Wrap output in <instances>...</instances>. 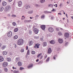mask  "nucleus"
Masks as SVG:
<instances>
[{"label": "nucleus", "instance_id": "f257e3e1", "mask_svg": "<svg viewBox=\"0 0 73 73\" xmlns=\"http://www.w3.org/2000/svg\"><path fill=\"white\" fill-rule=\"evenodd\" d=\"M24 43V40L23 39H20L17 41V44L18 45H23Z\"/></svg>", "mask_w": 73, "mask_h": 73}, {"label": "nucleus", "instance_id": "f03ea898", "mask_svg": "<svg viewBox=\"0 0 73 73\" xmlns=\"http://www.w3.org/2000/svg\"><path fill=\"white\" fill-rule=\"evenodd\" d=\"M12 35V32L10 31L9 32H8L7 34V36L8 37H11V36Z\"/></svg>", "mask_w": 73, "mask_h": 73}, {"label": "nucleus", "instance_id": "7ed1b4c3", "mask_svg": "<svg viewBox=\"0 0 73 73\" xmlns=\"http://www.w3.org/2000/svg\"><path fill=\"white\" fill-rule=\"evenodd\" d=\"M48 31L50 32L51 33H52L54 31V29H53V28L52 27H50L48 29Z\"/></svg>", "mask_w": 73, "mask_h": 73}, {"label": "nucleus", "instance_id": "20e7f679", "mask_svg": "<svg viewBox=\"0 0 73 73\" xmlns=\"http://www.w3.org/2000/svg\"><path fill=\"white\" fill-rule=\"evenodd\" d=\"M38 29L36 28H35L34 29L33 31L35 34H37L38 32Z\"/></svg>", "mask_w": 73, "mask_h": 73}, {"label": "nucleus", "instance_id": "39448f33", "mask_svg": "<svg viewBox=\"0 0 73 73\" xmlns=\"http://www.w3.org/2000/svg\"><path fill=\"white\" fill-rule=\"evenodd\" d=\"M69 36V34L68 33H66L64 34V36L66 38H68Z\"/></svg>", "mask_w": 73, "mask_h": 73}, {"label": "nucleus", "instance_id": "423d86ee", "mask_svg": "<svg viewBox=\"0 0 73 73\" xmlns=\"http://www.w3.org/2000/svg\"><path fill=\"white\" fill-rule=\"evenodd\" d=\"M2 65L4 67H6L8 66V63L7 62H4L3 63Z\"/></svg>", "mask_w": 73, "mask_h": 73}, {"label": "nucleus", "instance_id": "0eeeda50", "mask_svg": "<svg viewBox=\"0 0 73 73\" xmlns=\"http://www.w3.org/2000/svg\"><path fill=\"white\" fill-rule=\"evenodd\" d=\"M6 11H9L11 9V6L9 5H7L6 7Z\"/></svg>", "mask_w": 73, "mask_h": 73}, {"label": "nucleus", "instance_id": "6e6552de", "mask_svg": "<svg viewBox=\"0 0 73 73\" xmlns=\"http://www.w3.org/2000/svg\"><path fill=\"white\" fill-rule=\"evenodd\" d=\"M46 27L45 25H42L40 26V27L42 30H45Z\"/></svg>", "mask_w": 73, "mask_h": 73}, {"label": "nucleus", "instance_id": "1a4fd4ad", "mask_svg": "<svg viewBox=\"0 0 73 73\" xmlns=\"http://www.w3.org/2000/svg\"><path fill=\"white\" fill-rule=\"evenodd\" d=\"M58 41L60 44H62V42H63V40H62V39L61 38H59L58 39Z\"/></svg>", "mask_w": 73, "mask_h": 73}, {"label": "nucleus", "instance_id": "9d476101", "mask_svg": "<svg viewBox=\"0 0 73 73\" xmlns=\"http://www.w3.org/2000/svg\"><path fill=\"white\" fill-rule=\"evenodd\" d=\"M33 44V41L32 40H30L29 42V46H31Z\"/></svg>", "mask_w": 73, "mask_h": 73}, {"label": "nucleus", "instance_id": "9b49d317", "mask_svg": "<svg viewBox=\"0 0 73 73\" xmlns=\"http://www.w3.org/2000/svg\"><path fill=\"white\" fill-rule=\"evenodd\" d=\"M34 48H39V44H38H38L36 43L35 44V46Z\"/></svg>", "mask_w": 73, "mask_h": 73}, {"label": "nucleus", "instance_id": "f8f14e48", "mask_svg": "<svg viewBox=\"0 0 73 73\" xmlns=\"http://www.w3.org/2000/svg\"><path fill=\"white\" fill-rule=\"evenodd\" d=\"M17 64L18 66H22V63L20 61H19L17 63Z\"/></svg>", "mask_w": 73, "mask_h": 73}, {"label": "nucleus", "instance_id": "ddd939ff", "mask_svg": "<svg viewBox=\"0 0 73 73\" xmlns=\"http://www.w3.org/2000/svg\"><path fill=\"white\" fill-rule=\"evenodd\" d=\"M20 60V58L19 57L16 58H15V61L17 62H18V61H19Z\"/></svg>", "mask_w": 73, "mask_h": 73}, {"label": "nucleus", "instance_id": "4468645a", "mask_svg": "<svg viewBox=\"0 0 73 73\" xmlns=\"http://www.w3.org/2000/svg\"><path fill=\"white\" fill-rule=\"evenodd\" d=\"M33 64H30L27 66V68L28 69H29V68H32V67H33Z\"/></svg>", "mask_w": 73, "mask_h": 73}, {"label": "nucleus", "instance_id": "2eb2a0df", "mask_svg": "<svg viewBox=\"0 0 73 73\" xmlns=\"http://www.w3.org/2000/svg\"><path fill=\"white\" fill-rule=\"evenodd\" d=\"M22 5V2L21 1H19L18 2V5L19 7H21Z\"/></svg>", "mask_w": 73, "mask_h": 73}, {"label": "nucleus", "instance_id": "dca6fc26", "mask_svg": "<svg viewBox=\"0 0 73 73\" xmlns=\"http://www.w3.org/2000/svg\"><path fill=\"white\" fill-rule=\"evenodd\" d=\"M6 48V45H3L2 46L1 49L2 50H4Z\"/></svg>", "mask_w": 73, "mask_h": 73}, {"label": "nucleus", "instance_id": "f3484780", "mask_svg": "<svg viewBox=\"0 0 73 73\" xmlns=\"http://www.w3.org/2000/svg\"><path fill=\"white\" fill-rule=\"evenodd\" d=\"M7 61H8V62H10V61H11V58L10 57H8L7 58Z\"/></svg>", "mask_w": 73, "mask_h": 73}, {"label": "nucleus", "instance_id": "a211bd4d", "mask_svg": "<svg viewBox=\"0 0 73 73\" xmlns=\"http://www.w3.org/2000/svg\"><path fill=\"white\" fill-rule=\"evenodd\" d=\"M4 61V58L1 56H0V62H2Z\"/></svg>", "mask_w": 73, "mask_h": 73}, {"label": "nucleus", "instance_id": "6ab92c4d", "mask_svg": "<svg viewBox=\"0 0 73 73\" xmlns=\"http://www.w3.org/2000/svg\"><path fill=\"white\" fill-rule=\"evenodd\" d=\"M51 52L52 49H51V48H49L48 50V53L49 54L50 53H51Z\"/></svg>", "mask_w": 73, "mask_h": 73}, {"label": "nucleus", "instance_id": "aec40b11", "mask_svg": "<svg viewBox=\"0 0 73 73\" xmlns=\"http://www.w3.org/2000/svg\"><path fill=\"white\" fill-rule=\"evenodd\" d=\"M46 45H47V43H46V42H44L43 43V46H46Z\"/></svg>", "mask_w": 73, "mask_h": 73}, {"label": "nucleus", "instance_id": "412c9836", "mask_svg": "<svg viewBox=\"0 0 73 73\" xmlns=\"http://www.w3.org/2000/svg\"><path fill=\"white\" fill-rule=\"evenodd\" d=\"M3 6H5L7 5V2L5 1H3L2 3Z\"/></svg>", "mask_w": 73, "mask_h": 73}, {"label": "nucleus", "instance_id": "4be33fe9", "mask_svg": "<svg viewBox=\"0 0 73 73\" xmlns=\"http://www.w3.org/2000/svg\"><path fill=\"white\" fill-rule=\"evenodd\" d=\"M50 43L52 44H55V42H54L53 40H52L50 41Z\"/></svg>", "mask_w": 73, "mask_h": 73}, {"label": "nucleus", "instance_id": "5701e85b", "mask_svg": "<svg viewBox=\"0 0 73 73\" xmlns=\"http://www.w3.org/2000/svg\"><path fill=\"white\" fill-rule=\"evenodd\" d=\"M17 38H18V36H17V35H15L13 37V38L14 40H16V39H17Z\"/></svg>", "mask_w": 73, "mask_h": 73}, {"label": "nucleus", "instance_id": "b1692460", "mask_svg": "<svg viewBox=\"0 0 73 73\" xmlns=\"http://www.w3.org/2000/svg\"><path fill=\"white\" fill-rule=\"evenodd\" d=\"M32 21L31 20H25V22H27V23H29V22H31V21Z\"/></svg>", "mask_w": 73, "mask_h": 73}, {"label": "nucleus", "instance_id": "393cba45", "mask_svg": "<svg viewBox=\"0 0 73 73\" xmlns=\"http://www.w3.org/2000/svg\"><path fill=\"white\" fill-rule=\"evenodd\" d=\"M3 55H6L7 54V52L4 51L3 52Z\"/></svg>", "mask_w": 73, "mask_h": 73}, {"label": "nucleus", "instance_id": "a878e982", "mask_svg": "<svg viewBox=\"0 0 73 73\" xmlns=\"http://www.w3.org/2000/svg\"><path fill=\"white\" fill-rule=\"evenodd\" d=\"M58 35H59V36H62V33L61 32H59L58 33Z\"/></svg>", "mask_w": 73, "mask_h": 73}, {"label": "nucleus", "instance_id": "bb28decb", "mask_svg": "<svg viewBox=\"0 0 73 73\" xmlns=\"http://www.w3.org/2000/svg\"><path fill=\"white\" fill-rule=\"evenodd\" d=\"M4 10V8L3 7H0V11H3Z\"/></svg>", "mask_w": 73, "mask_h": 73}, {"label": "nucleus", "instance_id": "cd10ccee", "mask_svg": "<svg viewBox=\"0 0 73 73\" xmlns=\"http://www.w3.org/2000/svg\"><path fill=\"white\" fill-rule=\"evenodd\" d=\"M26 9H28V8H29L30 6L29 5H26L25 7Z\"/></svg>", "mask_w": 73, "mask_h": 73}, {"label": "nucleus", "instance_id": "c85d7f7f", "mask_svg": "<svg viewBox=\"0 0 73 73\" xmlns=\"http://www.w3.org/2000/svg\"><path fill=\"white\" fill-rule=\"evenodd\" d=\"M13 73H19V71H18V70L16 71V70H15L13 71Z\"/></svg>", "mask_w": 73, "mask_h": 73}, {"label": "nucleus", "instance_id": "c756f323", "mask_svg": "<svg viewBox=\"0 0 73 73\" xmlns=\"http://www.w3.org/2000/svg\"><path fill=\"white\" fill-rule=\"evenodd\" d=\"M18 30L19 29H18V28H17L15 29L14 30V32H16L17 31H18Z\"/></svg>", "mask_w": 73, "mask_h": 73}, {"label": "nucleus", "instance_id": "7c9ffc66", "mask_svg": "<svg viewBox=\"0 0 73 73\" xmlns=\"http://www.w3.org/2000/svg\"><path fill=\"white\" fill-rule=\"evenodd\" d=\"M41 55H42V53H41L38 54L37 56L38 58H39V57H40V56H41Z\"/></svg>", "mask_w": 73, "mask_h": 73}, {"label": "nucleus", "instance_id": "2f4dec72", "mask_svg": "<svg viewBox=\"0 0 73 73\" xmlns=\"http://www.w3.org/2000/svg\"><path fill=\"white\" fill-rule=\"evenodd\" d=\"M22 18H21V20H24L25 19V17L24 15L22 16Z\"/></svg>", "mask_w": 73, "mask_h": 73}, {"label": "nucleus", "instance_id": "473e14b6", "mask_svg": "<svg viewBox=\"0 0 73 73\" xmlns=\"http://www.w3.org/2000/svg\"><path fill=\"white\" fill-rule=\"evenodd\" d=\"M33 11H29L28 12V13H29V14H31L33 13Z\"/></svg>", "mask_w": 73, "mask_h": 73}, {"label": "nucleus", "instance_id": "72a5a7b5", "mask_svg": "<svg viewBox=\"0 0 73 73\" xmlns=\"http://www.w3.org/2000/svg\"><path fill=\"white\" fill-rule=\"evenodd\" d=\"M50 59V58L49 57H48L47 59L46 60V62H48V61H49V59Z\"/></svg>", "mask_w": 73, "mask_h": 73}, {"label": "nucleus", "instance_id": "f704fd0d", "mask_svg": "<svg viewBox=\"0 0 73 73\" xmlns=\"http://www.w3.org/2000/svg\"><path fill=\"white\" fill-rule=\"evenodd\" d=\"M24 52V49L22 48L21 50V52L23 53V52Z\"/></svg>", "mask_w": 73, "mask_h": 73}, {"label": "nucleus", "instance_id": "c9c22d12", "mask_svg": "<svg viewBox=\"0 0 73 73\" xmlns=\"http://www.w3.org/2000/svg\"><path fill=\"white\" fill-rule=\"evenodd\" d=\"M57 55H55L53 56V58L54 59V60H56V58L57 57Z\"/></svg>", "mask_w": 73, "mask_h": 73}, {"label": "nucleus", "instance_id": "e433bc0d", "mask_svg": "<svg viewBox=\"0 0 73 73\" xmlns=\"http://www.w3.org/2000/svg\"><path fill=\"white\" fill-rule=\"evenodd\" d=\"M45 2V0H41L40 1V2L41 3H44Z\"/></svg>", "mask_w": 73, "mask_h": 73}, {"label": "nucleus", "instance_id": "4c0bfd02", "mask_svg": "<svg viewBox=\"0 0 73 73\" xmlns=\"http://www.w3.org/2000/svg\"><path fill=\"white\" fill-rule=\"evenodd\" d=\"M45 17V16L44 15H42L41 16V19H44Z\"/></svg>", "mask_w": 73, "mask_h": 73}, {"label": "nucleus", "instance_id": "58836bf2", "mask_svg": "<svg viewBox=\"0 0 73 73\" xmlns=\"http://www.w3.org/2000/svg\"><path fill=\"white\" fill-rule=\"evenodd\" d=\"M4 70L5 72H8V69L7 68H4Z\"/></svg>", "mask_w": 73, "mask_h": 73}, {"label": "nucleus", "instance_id": "ea45409f", "mask_svg": "<svg viewBox=\"0 0 73 73\" xmlns=\"http://www.w3.org/2000/svg\"><path fill=\"white\" fill-rule=\"evenodd\" d=\"M35 53L36 52H35V51H33L31 52L32 54H35Z\"/></svg>", "mask_w": 73, "mask_h": 73}, {"label": "nucleus", "instance_id": "a19ab883", "mask_svg": "<svg viewBox=\"0 0 73 73\" xmlns=\"http://www.w3.org/2000/svg\"><path fill=\"white\" fill-rule=\"evenodd\" d=\"M27 55H29V50H28L27 51Z\"/></svg>", "mask_w": 73, "mask_h": 73}, {"label": "nucleus", "instance_id": "79ce46f5", "mask_svg": "<svg viewBox=\"0 0 73 73\" xmlns=\"http://www.w3.org/2000/svg\"><path fill=\"white\" fill-rule=\"evenodd\" d=\"M47 57V55L46 54L45 55L44 58V59H46Z\"/></svg>", "mask_w": 73, "mask_h": 73}, {"label": "nucleus", "instance_id": "37998d69", "mask_svg": "<svg viewBox=\"0 0 73 73\" xmlns=\"http://www.w3.org/2000/svg\"><path fill=\"white\" fill-rule=\"evenodd\" d=\"M24 69V68L21 67L20 68V70H23V69Z\"/></svg>", "mask_w": 73, "mask_h": 73}, {"label": "nucleus", "instance_id": "c03bdc74", "mask_svg": "<svg viewBox=\"0 0 73 73\" xmlns=\"http://www.w3.org/2000/svg\"><path fill=\"white\" fill-rule=\"evenodd\" d=\"M16 15H12V17H16Z\"/></svg>", "mask_w": 73, "mask_h": 73}, {"label": "nucleus", "instance_id": "a18cd8bd", "mask_svg": "<svg viewBox=\"0 0 73 73\" xmlns=\"http://www.w3.org/2000/svg\"><path fill=\"white\" fill-rule=\"evenodd\" d=\"M52 6V5L50 4L48 5V7H51Z\"/></svg>", "mask_w": 73, "mask_h": 73}, {"label": "nucleus", "instance_id": "49530a36", "mask_svg": "<svg viewBox=\"0 0 73 73\" xmlns=\"http://www.w3.org/2000/svg\"><path fill=\"white\" fill-rule=\"evenodd\" d=\"M13 25H14V26H15L16 25V23H15V22H13Z\"/></svg>", "mask_w": 73, "mask_h": 73}, {"label": "nucleus", "instance_id": "de8ad7c7", "mask_svg": "<svg viewBox=\"0 0 73 73\" xmlns=\"http://www.w3.org/2000/svg\"><path fill=\"white\" fill-rule=\"evenodd\" d=\"M60 29H62L61 28H59V29H58V28H57L56 29V31H59V30Z\"/></svg>", "mask_w": 73, "mask_h": 73}, {"label": "nucleus", "instance_id": "09e8293b", "mask_svg": "<svg viewBox=\"0 0 73 73\" xmlns=\"http://www.w3.org/2000/svg\"><path fill=\"white\" fill-rule=\"evenodd\" d=\"M29 33L30 34V35H31V34L32 33V31H30L29 32Z\"/></svg>", "mask_w": 73, "mask_h": 73}, {"label": "nucleus", "instance_id": "8fccbe9b", "mask_svg": "<svg viewBox=\"0 0 73 73\" xmlns=\"http://www.w3.org/2000/svg\"><path fill=\"white\" fill-rule=\"evenodd\" d=\"M8 2L10 3V2H11L12 0H7Z\"/></svg>", "mask_w": 73, "mask_h": 73}, {"label": "nucleus", "instance_id": "3c124183", "mask_svg": "<svg viewBox=\"0 0 73 73\" xmlns=\"http://www.w3.org/2000/svg\"><path fill=\"white\" fill-rule=\"evenodd\" d=\"M13 69H16V68H15L14 66H13L12 67Z\"/></svg>", "mask_w": 73, "mask_h": 73}, {"label": "nucleus", "instance_id": "603ef678", "mask_svg": "<svg viewBox=\"0 0 73 73\" xmlns=\"http://www.w3.org/2000/svg\"><path fill=\"white\" fill-rule=\"evenodd\" d=\"M42 57H43L42 56H41L40 58V59H42Z\"/></svg>", "mask_w": 73, "mask_h": 73}, {"label": "nucleus", "instance_id": "864d4df0", "mask_svg": "<svg viewBox=\"0 0 73 73\" xmlns=\"http://www.w3.org/2000/svg\"><path fill=\"white\" fill-rule=\"evenodd\" d=\"M54 6L56 7H57V4H56L55 5H54Z\"/></svg>", "mask_w": 73, "mask_h": 73}, {"label": "nucleus", "instance_id": "5fc2aeb1", "mask_svg": "<svg viewBox=\"0 0 73 73\" xmlns=\"http://www.w3.org/2000/svg\"><path fill=\"white\" fill-rule=\"evenodd\" d=\"M39 17V15H36L35 16V17Z\"/></svg>", "mask_w": 73, "mask_h": 73}, {"label": "nucleus", "instance_id": "6e6d98bb", "mask_svg": "<svg viewBox=\"0 0 73 73\" xmlns=\"http://www.w3.org/2000/svg\"><path fill=\"white\" fill-rule=\"evenodd\" d=\"M26 50H28V46H26Z\"/></svg>", "mask_w": 73, "mask_h": 73}, {"label": "nucleus", "instance_id": "4d7b16f0", "mask_svg": "<svg viewBox=\"0 0 73 73\" xmlns=\"http://www.w3.org/2000/svg\"><path fill=\"white\" fill-rule=\"evenodd\" d=\"M61 5H62V4L61 3H60L59 5L60 7H61Z\"/></svg>", "mask_w": 73, "mask_h": 73}, {"label": "nucleus", "instance_id": "13d9d810", "mask_svg": "<svg viewBox=\"0 0 73 73\" xmlns=\"http://www.w3.org/2000/svg\"><path fill=\"white\" fill-rule=\"evenodd\" d=\"M35 38H38V37H37V36L35 37Z\"/></svg>", "mask_w": 73, "mask_h": 73}, {"label": "nucleus", "instance_id": "bf43d9fd", "mask_svg": "<svg viewBox=\"0 0 73 73\" xmlns=\"http://www.w3.org/2000/svg\"><path fill=\"white\" fill-rule=\"evenodd\" d=\"M58 15H62L61 13H58Z\"/></svg>", "mask_w": 73, "mask_h": 73}, {"label": "nucleus", "instance_id": "052dcab7", "mask_svg": "<svg viewBox=\"0 0 73 73\" xmlns=\"http://www.w3.org/2000/svg\"><path fill=\"white\" fill-rule=\"evenodd\" d=\"M39 60L38 59L37 60H36V62H38V61Z\"/></svg>", "mask_w": 73, "mask_h": 73}, {"label": "nucleus", "instance_id": "680f3d73", "mask_svg": "<svg viewBox=\"0 0 73 73\" xmlns=\"http://www.w3.org/2000/svg\"><path fill=\"white\" fill-rule=\"evenodd\" d=\"M55 11V9H53L52 10V11Z\"/></svg>", "mask_w": 73, "mask_h": 73}, {"label": "nucleus", "instance_id": "e2e57ef3", "mask_svg": "<svg viewBox=\"0 0 73 73\" xmlns=\"http://www.w3.org/2000/svg\"><path fill=\"white\" fill-rule=\"evenodd\" d=\"M71 18L72 19H73V16H72L71 17Z\"/></svg>", "mask_w": 73, "mask_h": 73}, {"label": "nucleus", "instance_id": "0e129e2a", "mask_svg": "<svg viewBox=\"0 0 73 73\" xmlns=\"http://www.w3.org/2000/svg\"><path fill=\"white\" fill-rule=\"evenodd\" d=\"M68 44V42H66V45H67V44Z\"/></svg>", "mask_w": 73, "mask_h": 73}, {"label": "nucleus", "instance_id": "69168bd1", "mask_svg": "<svg viewBox=\"0 0 73 73\" xmlns=\"http://www.w3.org/2000/svg\"><path fill=\"white\" fill-rule=\"evenodd\" d=\"M42 40H43V38H42L41 39V41H42Z\"/></svg>", "mask_w": 73, "mask_h": 73}, {"label": "nucleus", "instance_id": "338daca9", "mask_svg": "<svg viewBox=\"0 0 73 73\" xmlns=\"http://www.w3.org/2000/svg\"><path fill=\"white\" fill-rule=\"evenodd\" d=\"M66 16L67 17H68V15L67 14H66Z\"/></svg>", "mask_w": 73, "mask_h": 73}, {"label": "nucleus", "instance_id": "774afa93", "mask_svg": "<svg viewBox=\"0 0 73 73\" xmlns=\"http://www.w3.org/2000/svg\"><path fill=\"white\" fill-rule=\"evenodd\" d=\"M30 18L31 19H32V18L31 17H30Z\"/></svg>", "mask_w": 73, "mask_h": 73}]
</instances>
